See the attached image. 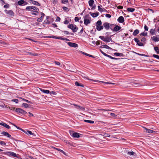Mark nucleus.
Returning a JSON list of instances; mask_svg holds the SVG:
<instances>
[{
  "instance_id": "obj_24",
  "label": "nucleus",
  "mask_w": 159,
  "mask_h": 159,
  "mask_svg": "<svg viewBox=\"0 0 159 159\" xmlns=\"http://www.w3.org/2000/svg\"><path fill=\"white\" fill-rule=\"evenodd\" d=\"M40 90L42 92L46 94H48L50 93V91L48 90H44L42 89H40Z\"/></svg>"
},
{
  "instance_id": "obj_23",
  "label": "nucleus",
  "mask_w": 159,
  "mask_h": 159,
  "mask_svg": "<svg viewBox=\"0 0 159 159\" xmlns=\"http://www.w3.org/2000/svg\"><path fill=\"white\" fill-rule=\"evenodd\" d=\"M31 3L34 5L40 6V4L37 2L33 0H31Z\"/></svg>"
},
{
  "instance_id": "obj_22",
  "label": "nucleus",
  "mask_w": 159,
  "mask_h": 159,
  "mask_svg": "<svg viewBox=\"0 0 159 159\" xmlns=\"http://www.w3.org/2000/svg\"><path fill=\"white\" fill-rule=\"evenodd\" d=\"M0 125L5 127L7 129H9L10 128V127L9 125L3 122L0 123Z\"/></svg>"
},
{
  "instance_id": "obj_48",
  "label": "nucleus",
  "mask_w": 159,
  "mask_h": 159,
  "mask_svg": "<svg viewBox=\"0 0 159 159\" xmlns=\"http://www.w3.org/2000/svg\"><path fill=\"white\" fill-rule=\"evenodd\" d=\"M61 2L62 3H66L68 2V0H62Z\"/></svg>"
},
{
  "instance_id": "obj_3",
  "label": "nucleus",
  "mask_w": 159,
  "mask_h": 159,
  "mask_svg": "<svg viewBox=\"0 0 159 159\" xmlns=\"http://www.w3.org/2000/svg\"><path fill=\"white\" fill-rule=\"evenodd\" d=\"M21 131L28 135H30V137L32 138H33L36 136V135L32 133L31 131L30 130L25 131L24 129H22Z\"/></svg>"
},
{
  "instance_id": "obj_33",
  "label": "nucleus",
  "mask_w": 159,
  "mask_h": 159,
  "mask_svg": "<svg viewBox=\"0 0 159 159\" xmlns=\"http://www.w3.org/2000/svg\"><path fill=\"white\" fill-rule=\"evenodd\" d=\"M139 35H140L146 36H147V32H143L141 33Z\"/></svg>"
},
{
  "instance_id": "obj_61",
  "label": "nucleus",
  "mask_w": 159,
  "mask_h": 159,
  "mask_svg": "<svg viewBox=\"0 0 159 159\" xmlns=\"http://www.w3.org/2000/svg\"><path fill=\"white\" fill-rule=\"evenodd\" d=\"M55 63L56 65L58 66H59L60 64V63L58 61H55Z\"/></svg>"
},
{
  "instance_id": "obj_27",
  "label": "nucleus",
  "mask_w": 159,
  "mask_h": 159,
  "mask_svg": "<svg viewBox=\"0 0 159 159\" xmlns=\"http://www.w3.org/2000/svg\"><path fill=\"white\" fill-rule=\"evenodd\" d=\"M139 33V30H138L136 29L134 31L133 35L134 36H136Z\"/></svg>"
},
{
  "instance_id": "obj_6",
  "label": "nucleus",
  "mask_w": 159,
  "mask_h": 159,
  "mask_svg": "<svg viewBox=\"0 0 159 159\" xmlns=\"http://www.w3.org/2000/svg\"><path fill=\"white\" fill-rule=\"evenodd\" d=\"M16 111L18 113L23 114H25L27 113V112L26 111L20 108H16Z\"/></svg>"
},
{
  "instance_id": "obj_45",
  "label": "nucleus",
  "mask_w": 159,
  "mask_h": 159,
  "mask_svg": "<svg viewBox=\"0 0 159 159\" xmlns=\"http://www.w3.org/2000/svg\"><path fill=\"white\" fill-rule=\"evenodd\" d=\"M153 56L154 57L159 59V56L155 54H153Z\"/></svg>"
},
{
  "instance_id": "obj_59",
  "label": "nucleus",
  "mask_w": 159,
  "mask_h": 159,
  "mask_svg": "<svg viewBox=\"0 0 159 159\" xmlns=\"http://www.w3.org/2000/svg\"><path fill=\"white\" fill-rule=\"evenodd\" d=\"M60 20H61L60 18L58 16L57 17V18L56 19V21H60Z\"/></svg>"
},
{
  "instance_id": "obj_62",
  "label": "nucleus",
  "mask_w": 159,
  "mask_h": 159,
  "mask_svg": "<svg viewBox=\"0 0 159 159\" xmlns=\"http://www.w3.org/2000/svg\"><path fill=\"white\" fill-rule=\"evenodd\" d=\"M117 8L118 9H122L123 8V6H118L117 7Z\"/></svg>"
},
{
  "instance_id": "obj_29",
  "label": "nucleus",
  "mask_w": 159,
  "mask_h": 159,
  "mask_svg": "<svg viewBox=\"0 0 159 159\" xmlns=\"http://www.w3.org/2000/svg\"><path fill=\"white\" fill-rule=\"evenodd\" d=\"M76 108L81 110H84V107H81L78 105H77Z\"/></svg>"
},
{
  "instance_id": "obj_46",
  "label": "nucleus",
  "mask_w": 159,
  "mask_h": 159,
  "mask_svg": "<svg viewBox=\"0 0 159 159\" xmlns=\"http://www.w3.org/2000/svg\"><path fill=\"white\" fill-rule=\"evenodd\" d=\"M69 21L65 19L64 21V23L65 24H67L69 23Z\"/></svg>"
},
{
  "instance_id": "obj_43",
  "label": "nucleus",
  "mask_w": 159,
  "mask_h": 159,
  "mask_svg": "<svg viewBox=\"0 0 159 159\" xmlns=\"http://www.w3.org/2000/svg\"><path fill=\"white\" fill-rule=\"evenodd\" d=\"M150 33L152 35H154L155 34V30L153 29H151L150 31Z\"/></svg>"
},
{
  "instance_id": "obj_2",
  "label": "nucleus",
  "mask_w": 159,
  "mask_h": 159,
  "mask_svg": "<svg viewBox=\"0 0 159 159\" xmlns=\"http://www.w3.org/2000/svg\"><path fill=\"white\" fill-rule=\"evenodd\" d=\"M67 27L72 30L74 32H77L78 30V28L76 27V25L73 24H70L68 25Z\"/></svg>"
},
{
  "instance_id": "obj_52",
  "label": "nucleus",
  "mask_w": 159,
  "mask_h": 159,
  "mask_svg": "<svg viewBox=\"0 0 159 159\" xmlns=\"http://www.w3.org/2000/svg\"><path fill=\"white\" fill-rule=\"evenodd\" d=\"M62 9L63 10L65 11H68V8L65 7H62Z\"/></svg>"
},
{
  "instance_id": "obj_28",
  "label": "nucleus",
  "mask_w": 159,
  "mask_h": 159,
  "mask_svg": "<svg viewBox=\"0 0 159 159\" xmlns=\"http://www.w3.org/2000/svg\"><path fill=\"white\" fill-rule=\"evenodd\" d=\"M152 40L155 42H158L159 41V38L154 36L152 37Z\"/></svg>"
},
{
  "instance_id": "obj_47",
  "label": "nucleus",
  "mask_w": 159,
  "mask_h": 159,
  "mask_svg": "<svg viewBox=\"0 0 159 159\" xmlns=\"http://www.w3.org/2000/svg\"><path fill=\"white\" fill-rule=\"evenodd\" d=\"M49 93H50L51 95H56V93L53 91H52L51 92H50Z\"/></svg>"
},
{
  "instance_id": "obj_25",
  "label": "nucleus",
  "mask_w": 159,
  "mask_h": 159,
  "mask_svg": "<svg viewBox=\"0 0 159 159\" xmlns=\"http://www.w3.org/2000/svg\"><path fill=\"white\" fill-rule=\"evenodd\" d=\"M96 29L98 31H100L103 29V25L97 26Z\"/></svg>"
},
{
  "instance_id": "obj_44",
  "label": "nucleus",
  "mask_w": 159,
  "mask_h": 159,
  "mask_svg": "<svg viewBox=\"0 0 159 159\" xmlns=\"http://www.w3.org/2000/svg\"><path fill=\"white\" fill-rule=\"evenodd\" d=\"M135 154V153L134 152H128V154L129 155H134Z\"/></svg>"
},
{
  "instance_id": "obj_5",
  "label": "nucleus",
  "mask_w": 159,
  "mask_h": 159,
  "mask_svg": "<svg viewBox=\"0 0 159 159\" xmlns=\"http://www.w3.org/2000/svg\"><path fill=\"white\" fill-rule=\"evenodd\" d=\"M99 38L101 39L102 40L106 43H108L110 42V40L111 39V37H105L103 36H100Z\"/></svg>"
},
{
  "instance_id": "obj_40",
  "label": "nucleus",
  "mask_w": 159,
  "mask_h": 159,
  "mask_svg": "<svg viewBox=\"0 0 159 159\" xmlns=\"http://www.w3.org/2000/svg\"><path fill=\"white\" fill-rule=\"evenodd\" d=\"M31 9H33L35 11L39 10V9L35 6H31Z\"/></svg>"
},
{
  "instance_id": "obj_14",
  "label": "nucleus",
  "mask_w": 159,
  "mask_h": 159,
  "mask_svg": "<svg viewBox=\"0 0 159 159\" xmlns=\"http://www.w3.org/2000/svg\"><path fill=\"white\" fill-rule=\"evenodd\" d=\"M103 26L106 30H109L110 27V23L108 22H105L103 24Z\"/></svg>"
},
{
  "instance_id": "obj_36",
  "label": "nucleus",
  "mask_w": 159,
  "mask_h": 159,
  "mask_svg": "<svg viewBox=\"0 0 159 159\" xmlns=\"http://www.w3.org/2000/svg\"><path fill=\"white\" fill-rule=\"evenodd\" d=\"M102 46H103V48L108 49H110V48L107 45H102Z\"/></svg>"
},
{
  "instance_id": "obj_21",
  "label": "nucleus",
  "mask_w": 159,
  "mask_h": 159,
  "mask_svg": "<svg viewBox=\"0 0 159 159\" xmlns=\"http://www.w3.org/2000/svg\"><path fill=\"white\" fill-rule=\"evenodd\" d=\"M80 134L78 133L75 132L72 134V136L74 138H79L80 136Z\"/></svg>"
},
{
  "instance_id": "obj_8",
  "label": "nucleus",
  "mask_w": 159,
  "mask_h": 159,
  "mask_svg": "<svg viewBox=\"0 0 159 159\" xmlns=\"http://www.w3.org/2000/svg\"><path fill=\"white\" fill-rule=\"evenodd\" d=\"M113 25L115 26L114 28L112 30V31L113 32H117L121 28V27L117 25Z\"/></svg>"
},
{
  "instance_id": "obj_15",
  "label": "nucleus",
  "mask_w": 159,
  "mask_h": 159,
  "mask_svg": "<svg viewBox=\"0 0 159 159\" xmlns=\"http://www.w3.org/2000/svg\"><path fill=\"white\" fill-rule=\"evenodd\" d=\"M117 21L120 23H123L125 21L124 18L122 16H120L117 19Z\"/></svg>"
},
{
  "instance_id": "obj_18",
  "label": "nucleus",
  "mask_w": 159,
  "mask_h": 159,
  "mask_svg": "<svg viewBox=\"0 0 159 159\" xmlns=\"http://www.w3.org/2000/svg\"><path fill=\"white\" fill-rule=\"evenodd\" d=\"M44 15H45L43 13V12H41V16L40 18H38V19L37 20L39 22H41L43 20V17H44Z\"/></svg>"
},
{
  "instance_id": "obj_17",
  "label": "nucleus",
  "mask_w": 159,
  "mask_h": 159,
  "mask_svg": "<svg viewBox=\"0 0 159 159\" xmlns=\"http://www.w3.org/2000/svg\"><path fill=\"white\" fill-rule=\"evenodd\" d=\"M89 13L93 17H97L99 15V13L98 12H97L96 13H92L90 12Z\"/></svg>"
},
{
  "instance_id": "obj_35",
  "label": "nucleus",
  "mask_w": 159,
  "mask_h": 159,
  "mask_svg": "<svg viewBox=\"0 0 159 159\" xmlns=\"http://www.w3.org/2000/svg\"><path fill=\"white\" fill-rule=\"evenodd\" d=\"M23 106L27 108L29 107V105L26 103H23L22 104Z\"/></svg>"
},
{
  "instance_id": "obj_42",
  "label": "nucleus",
  "mask_w": 159,
  "mask_h": 159,
  "mask_svg": "<svg viewBox=\"0 0 159 159\" xmlns=\"http://www.w3.org/2000/svg\"><path fill=\"white\" fill-rule=\"evenodd\" d=\"M55 149L56 150H57L58 151L61 152V153H62L63 154H64L65 155V152L63 151L62 150H61V149H59V148H56Z\"/></svg>"
},
{
  "instance_id": "obj_31",
  "label": "nucleus",
  "mask_w": 159,
  "mask_h": 159,
  "mask_svg": "<svg viewBox=\"0 0 159 159\" xmlns=\"http://www.w3.org/2000/svg\"><path fill=\"white\" fill-rule=\"evenodd\" d=\"M127 10L129 12H133L134 11L135 9L134 8H131L129 7L127 8Z\"/></svg>"
},
{
  "instance_id": "obj_57",
  "label": "nucleus",
  "mask_w": 159,
  "mask_h": 159,
  "mask_svg": "<svg viewBox=\"0 0 159 159\" xmlns=\"http://www.w3.org/2000/svg\"><path fill=\"white\" fill-rule=\"evenodd\" d=\"M75 21H78L79 20V19L78 17H76L75 18Z\"/></svg>"
},
{
  "instance_id": "obj_49",
  "label": "nucleus",
  "mask_w": 159,
  "mask_h": 159,
  "mask_svg": "<svg viewBox=\"0 0 159 159\" xmlns=\"http://www.w3.org/2000/svg\"><path fill=\"white\" fill-rule=\"evenodd\" d=\"M31 9V6H28L26 8V10L29 11Z\"/></svg>"
},
{
  "instance_id": "obj_9",
  "label": "nucleus",
  "mask_w": 159,
  "mask_h": 159,
  "mask_svg": "<svg viewBox=\"0 0 159 159\" xmlns=\"http://www.w3.org/2000/svg\"><path fill=\"white\" fill-rule=\"evenodd\" d=\"M4 11L6 14H8L10 16H13L14 15V13L11 10H5Z\"/></svg>"
},
{
  "instance_id": "obj_1",
  "label": "nucleus",
  "mask_w": 159,
  "mask_h": 159,
  "mask_svg": "<svg viewBox=\"0 0 159 159\" xmlns=\"http://www.w3.org/2000/svg\"><path fill=\"white\" fill-rule=\"evenodd\" d=\"M84 24L86 25H87L91 23V18L89 15H86L83 16Z\"/></svg>"
},
{
  "instance_id": "obj_7",
  "label": "nucleus",
  "mask_w": 159,
  "mask_h": 159,
  "mask_svg": "<svg viewBox=\"0 0 159 159\" xmlns=\"http://www.w3.org/2000/svg\"><path fill=\"white\" fill-rule=\"evenodd\" d=\"M48 37L51 38H54V39H61V40H64L69 41V39H67V38H62V37H57V36H48Z\"/></svg>"
},
{
  "instance_id": "obj_58",
  "label": "nucleus",
  "mask_w": 159,
  "mask_h": 159,
  "mask_svg": "<svg viewBox=\"0 0 159 159\" xmlns=\"http://www.w3.org/2000/svg\"><path fill=\"white\" fill-rule=\"evenodd\" d=\"M144 28L145 30H146V31L148 30V27L146 25H145L144 26Z\"/></svg>"
},
{
  "instance_id": "obj_16",
  "label": "nucleus",
  "mask_w": 159,
  "mask_h": 159,
  "mask_svg": "<svg viewBox=\"0 0 159 159\" xmlns=\"http://www.w3.org/2000/svg\"><path fill=\"white\" fill-rule=\"evenodd\" d=\"M18 4L19 5H25L27 4V3L26 2H25L23 0H21L18 2Z\"/></svg>"
},
{
  "instance_id": "obj_39",
  "label": "nucleus",
  "mask_w": 159,
  "mask_h": 159,
  "mask_svg": "<svg viewBox=\"0 0 159 159\" xmlns=\"http://www.w3.org/2000/svg\"><path fill=\"white\" fill-rule=\"evenodd\" d=\"M83 77L84 78L86 79L87 80H93V81H94V82H98L99 81L98 80H92L91 79H89V78L87 76H84V77Z\"/></svg>"
},
{
  "instance_id": "obj_38",
  "label": "nucleus",
  "mask_w": 159,
  "mask_h": 159,
  "mask_svg": "<svg viewBox=\"0 0 159 159\" xmlns=\"http://www.w3.org/2000/svg\"><path fill=\"white\" fill-rule=\"evenodd\" d=\"M29 54L31 55H33V56H37V55H38V54L37 53H34L33 52H28L27 54Z\"/></svg>"
},
{
  "instance_id": "obj_20",
  "label": "nucleus",
  "mask_w": 159,
  "mask_h": 159,
  "mask_svg": "<svg viewBox=\"0 0 159 159\" xmlns=\"http://www.w3.org/2000/svg\"><path fill=\"white\" fill-rule=\"evenodd\" d=\"M1 134L4 135L5 136H7L8 138H10L11 135L5 131H3L2 132Z\"/></svg>"
},
{
  "instance_id": "obj_37",
  "label": "nucleus",
  "mask_w": 159,
  "mask_h": 159,
  "mask_svg": "<svg viewBox=\"0 0 159 159\" xmlns=\"http://www.w3.org/2000/svg\"><path fill=\"white\" fill-rule=\"evenodd\" d=\"M102 25V22L101 20H98L96 24V26H99L101 25Z\"/></svg>"
},
{
  "instance_id": "obj_41",
  "label": "nucleus",
  "mask_w": 159,
  "mask_h": 159,
  "mask_svg": "<svg viewBox=\"0 0 159 159\" xmlns=\"http://www.w3.org/2000/svg\"><path fill=\"white\" fill-rule=\"evenodd\" d=\"M0 144L2 146H5L6 145V143L4 141L0 140Z\"/></svg>"
},
{
  "instance_id": "obj_19",
  "label": "nucleus",
  "mask_w": 159,
  "mask_h": 159,
  "mask_svg": "<svg viewBox=\"0 0 159 159\" xmlns=\"http://www.w3.org/2000/svg\"><path fill=\"white\" fill-rule=\"evenodd\" d=\"M144 132L146 133H152L153 132H155L152 130H151V129H148L147 128H145V127H144Z\"/></svg>"
},
{
  "instance_id": "obj_55",
  "label": "nucleus",
  "mask_w": 159,
  "mask_h": 159,
  "mask_svg": "<svg viewBox=\"0 0 159 159\" xmlns=\"http://www.w3.org/2000/svg\"><path fill=\"white\" fill-rule=\"evenodd\" d=\"M85 55H86V56H89V57H92L94 58V57L93 56H92V55H91L90 54H88L87 53H86V54H85Z\"/></svg>"
},
{
  "instance_id": "obj_4",
  "label": "nucleus",
  "mask_w": 159,
  "mask_h": 159,
  "mask_svg": "<svg viewBox=\"0 0 159 159\" xmlns=\"http://www.w3.org/2000/svg\"><path fill=\"white\" fill-rule=\"evenodd\" d=\"M6 154L9 156H12L14 157H18V154H16L13 152H6Z\"/></svg>"
},
{
  "instance_id": "obj_32",
  "label": "nucleus",
  "mask_w": 159,
  "mask_h": 159,
  "mask_svg": "<svg viewBox=\"0 0 159 159\" xmlns=\"http://www.w3.org/2000/svg\"><path fill=\"white\" fill-rule=\"evenodd\" d=\"M155 51L157 53L159 54V49L157 47H155L154 48Z\"/></svg>"
},
{
  "instance_id": "obj_50",
  "label": "nucleus",
  "mask_w": 159,
  "mask_h": 159,
  "mask_svg": "<svg viewBox=\"0 0 159 159\" xmlns=\"http://www.w3.org/2000/svg\"><path fill=\"white\" fill-rule=\"evenodd\" d=\"M121 54L118 52H115L114 53V55L117 56H120Z\"/></svg>"
},
{
  "instance_id": "obj_51",
  "label": "nucleus",
  "mask_w": 159,
  "mask_h": 159,
  "mask_svg": "<svg viewBox=\"0 0 159 159\" xmlns=\"http://www.w3.org/2000/svg\"><path fill=\"white\" fill-rule=\"evenodd\" d=\"M105 16L106 17L110 18L111 17V15L109 14H106Z\"/></svg>"
},
{
  "instance_id": "obj_13",
  "label": "nucleus",
  "mask_w": 159,
  "mask_h": 159,
  "mask_svg": "<svg viewBox=\"0 0 159 159\" xmlns=\"http://www.w3.org/2000/svg\"><path fill=\"white\" fill-rule=\"evenodd\" d=\"M134 41L135 42H136L137 44L139 46H143L144 44L140 42L139 39H138L137 38H135Z\"/></svg>"
},
{
  "instance_id": "obj_64",
  "label": "nucleus",
  "mask_w": 159,
  "mask_h": 159,
  "mask_svg": "<svg viewBox=\"0 0 159 159\" xmlns=\"http://www.w3.org/2000/svg\"><path fill=\"white\" fill-rule=\"evenodd\" d=\"M75 84L77 86H80V85L79 83L77 81H76L75 82Z\"/></svg>"
},
{
  "instance_id": "obj_10",
  "label": "nucleus",
  "mask_w": 159,
  "mask_h": 159,
  "mask_svg": "<svg viewBox=\"0 0 159 159\" xmlns=\"http://www.w3.org/2000/svg\"><path fill=\"white\" fill-rule=\"evenodd\" d=\"M94 2V1L93 0H90L89 1V6L92 7V9H94L95 8V6H93V4Z\"/></svg>"
},
{
  "instance_id": "obj_11",
  "label": "nucleus",
  "mask_w": 159,
  "mask_h": 159,
  "mask_svg": "<svg viewBox=\"0 0 159 159\" xmlns=\"http://www.w3.org/2000/svg\"><path fill=\"white\" fill-rule=\"evenodd\" d=\"M102 6L101 5H99L98 6V11L102 12L107 11V10L104 8H102Z\"/></svg>"
},
{
  "instance_id": "obj_30",
  "label": "nucleus",
  "mask_w": 159,
  "mask_h": 159,
  "mask_svg": "<svg viewBox=\"0 0 159 159\" xmlns=\"http://www.w3.org/2000/svg\"><path fill=\"white\" fill-rule=\"evenodd\" d=\"M84 121L85 122L89 123L90 124H93L94 123V121L93 120H84Z\"/></svg>"
},
{
  "instance_id": "obj_56",
  "label": "nucleus",
  "mask_w": 159,
  "mask_h": 159,
  "mask_svg": "<svg viewBox=\"0 0 159 159\" xmlns=\"http://www.w3.org/2000/svg\"><path fill=\"white\" fill-rule=\"evenodd\" d=\"M9 7V5L8 4H7L6 5H5L4 6V7L6 8H8Z\"/></svg>"
},
{
  "instance_id": "obj_26",
  "label": "nucleus",
  "mask_w": 159,
  "mask_h": 159,
  "mask_svg": "<svg viewBox=\"0 0 159 159\" xmlns=\"http://www.w3.org/2000/svg\"><path fill=\"white\" fill-rule=\"evenodd\" d=\"M39 10H37V11H34V10H31V13L32 15H37L38 13V11Z\"/></svg>"
},
{
  "instance_id": "obj_63",
  "label": "nucleus",
  "mask_w": 159,
  "mask_h": 159,
  "mask_svg": "<svg viewBox=\"0 0 159 159\" xmlns=\"http://www.w3.org/2000/svg\"><path fill=\"white\" fill-rule=\"evenodd\" d=\"M28 113H29L28 116H33V114L32 113H31L29 112Z\"/></svg>"
},
{
  "instance_id": "obj_34",
  "label": "nucleus",
  "mask_w": 159,
  "mask_h": 159,
  "mask_svg": "<svg viewBox=\"0 0 159 159\" xmlns=\"http://www.w3.org/2000/svg\"><path fill=\"white\" fill-rule=\"evenodd\" d=\"M110 114L112 117H113L116 118L117 117V115H116L114 113H111Z\"/></svg>"
},
{
  "instance_id": "obj_54",
  "label": "nucleus",
  "mask_w": 159,
  "mask_h": 159,
  "mask_svg": "<svg viewBox=\"0 0 159 159\" xmlns=\"http://www.w3.org/2000/svg\"><path fill=\"white\" fill-rule=\"evenodd\" d=\"M137 54L138 55L141 56H144V57H147V55L144 54H140L139 53H137Z\"/></svg>"
},
{
  "instance_id": "obj_60",
  "label": "nucleus",
  "mask_w": 159,
  "mask_h": 159,
  "mask_svg": "<svg viewBox=\"0 0 159 159\" xmlns=\"http://www.w3.org/2000/svg\"><path fill=\"white\" fill-rule=\"evenodd\" d=\"M146 40V39L145 38L143 37L141 41L143 42H144Z\"/></svg>"
},
{
  "instance_id": "obj_53",
  "label": "nucleus",
  "mask_w": 159,
  "mask_h": 159,
  "mask_svg": "<svg viewBox=\"0 0 159 159\" xmlns=\"http://www.w3.org/2000/svg\"><path fill=\"white\" fill-rule=\"evenodd\" d=\"M12 101L14 102H16V103H17L18 102V99H16L12 100Z\"/></svg>"
},
{
  "instance_id": "obj_12",
  "label": "nucleus",
  "mask_w": 159,
  "mask_h": 159,
  "mask_svg": "<svg viewBox=\"0 0 159 159\" xmlns=\"http://www.w3.org/2000/svg\"><path fill=\"white\" fill-rule=\"evenodd\" d=\"M67 44L69 46L72 47L76 48L78 47V44L75 43L68 42Z\"/></svg>"
}]
</instances>
